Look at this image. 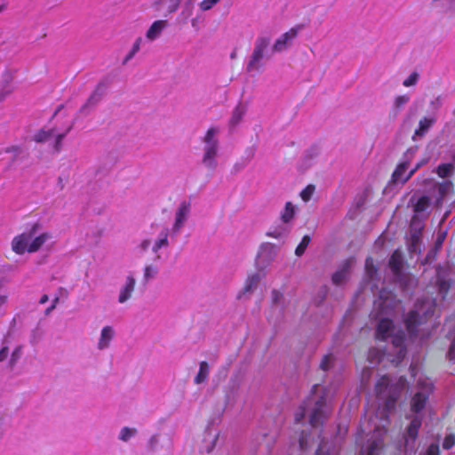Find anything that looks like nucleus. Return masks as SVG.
Listing matches in <instances>:
<instances>
[{
	"instance_id": "24",
	"label": "nucleus",
	"mask_w": 455,
	"mask_h": 455,
	"mask_svg": "<svg viewBox=\"0 0 455 455\" xmlns=\"http://www.w3.org/2000/svg\"><path fill=\"white\" fill-rule=\"evenodd\" d=\"M436 116L432 115L431 116H425L419 120V127L415 131L412 139L417 140L418 139L423 137L428 130L432 127V125L435 123Z\"/></svg>"
},
{
	"instance_id": "18",
	"label": "nucleus",
	"mask_w": 455,
	"mask_h": 455,
	"mask_svg": "<svg viewBox=\"0 0 455 455\" xmlns=\"http://www.w3.org/2000/svg\"><path fill=\"white\" fill-rule=\"evenodd\" d=\"M116 337V330L111 325H105L101 328L96 343V348L99 351H105L111 346Z\"/></svg>"
},
{
	"instance_id": "35",
	"label": "nucleus",
	"mask_w": 455,
	"mask_h": 455,
	"mask_svg": "<svg viewBox=\"0 0 455 455\" xmlns=\"http://www.w3.org/2000/svg\"><path fill=\"white\" fill-rule=\"evenodd\" d=\"M315 191V187L312 184H309L300 192L299 196H300L301 199L305 203H307L312 198V196L314 195Z\"/></svg>"
},
{
	"instance_id": "47",
	"label": "nucleus",
	"mask_w": 455,
	"mask_h": 455,
	"mask_svg": "<svg viewBox=\"0 0 455 455\" xmlns=\"http://www.w3.org/2000/svg\"><path fill=\"white\" fill-rule=\"evenodd\" d=\"M451 347H450V349L448 352V356L451 360H454L455 359V331L451 333Z\"/></svg>"
},
{
	"instance_id": "13",
	"label": "nucleus",
	"mask_w": 455,
	"mask_h": 455,
	"mask_svg": "<svg viewBox=\"0 0 455 455\" xmlns=\"http://www.w3.org/2000/svg\"><path fill=\"white\" fill-rule=\"evenodd\" d=\"M34 239V231L33 227L24 231L22 234L16 235L12 241V251L20 255L24 254L25 252L34 253L30 247L33 244Z\"/></svg>"
},
{
	"instance_id": "55",
	"label": "nucleus",
	"mask_w": 455,
	"mask_h": 455,
	"mask_svg": "<svg viewBox=\"0 0 455 455\" xmlns=\"http://www.w3.org/2000/svg\"><path fill=\"white\" fill-rule=\"evenodd\" d=\"M61 114H62V111L60 109H59L58 111H56L55 115H54V120L55 122L57 123L59 121V119L60 118L61 116Z\"/></svg>"
},
{
	"instance_id": "22",
	"label": "nucleus",
	"mask_w": 455,
	"mask_h": 455,
	"mask_svg": "<svg viewBox=\"0 0 455 455\" xmlns=\"http://www.w3.org/2000/svg\"><path fill=\"white\" fill-rule=\"evenodd\" d=\"M168 22L164 20H155L146 32L145 38L148 42H154L158 39L164 29L167 28Z\"/></svg>"
},
{
	"instance_id": "57",
	"label": "nucleus",
	"mask_w": 455,
	"mask_h": 455,
	"mask_svg": "<svg viewBox=\"0 0 455 455\" xmlns=\"http://www.w3.org/2000/svg\"><path fill=\"white\" fill-rule=\"evenodd\" d=\"M19 151V148L18 147H12V148H8L6 149V152H18Z\"/></svg>"
},
{
	"instance_id": "39",
	"label": "nucleus",
	"mask_w": 455,
	"mask_h": 455,
	"mask_svg": "<svg viewBox=\"0 0 455 455\" xmlns=\"http://www.w3.org/2000/svg\"><path fill=\"white\" fill-rule=\"evenodd\" d=\"M443 99L441 96H437L435 99L431 100L429 102V109L433 113V115L437 112L441 107L443 106Z\"/></svg>"
},
{
	"instance_id": "30",
	"label": "nucleus",
	"mask_w": 455,
	"mask_h": 455,
	"mask_svg": "<svg viewBox=\"0 0 455 455\" xmlns=\"http://www.w3.org/2000/svg\"><path fill=\"white\" fill-rule=\"evenodd\" d=\"M138 435V429L135 427H124L118 433V440L124 443H128Z\"/></svg>"
},
{
	"instance_id": "40",
	"label": "nucleus",
	"mask_w": 455,
	"mask_h": 455,
	"mask_svg": "<svg viewBox=\"0 0 455 455\" xmlns=\"http://www.w3.org/2000/svg\"><path fill=\"white\" fill-rule=\"evenodd\" d=\"M220 0H203L199 3V8L203 12L212 10Z\"/></svg>"
},
{
	"instance_id": "33",
	"label": "nucleus",
	"mask_w": 455,
	"mask_h": 455,
	"mask_svg": "<svg viewBox=\"0 0 455 455\" xmlns=\"http://www.w3.org/2000/svg\"><path fill=\"white\" fill-rule=\"evenodd\" d=\"M386 355L381 350L378 348H371L368 354V361L371 364L379 363L381 359Z\"/></svg>"
},
{
	"instance_id": "17",
	"label": "nucleus",
	"mask_w": 455,
	"mask_h": 455,
	"mask_svg": "<svg viewBox=\"0 0 455 455\" xmlns=\"http://www.w3.org/2000/svg\"><path fill=\"white\" fill-rule=\"evenodd\" d=\"M355 260L354 258L346 259L339 267V269L332 275V282L336 285H341L345 283L349 276L353 267L355 266Z\"/></svg>"
},
{
	"instance_id": "56",
	"label": "nucleus",
	"mask_w": 455,
	"mask_h": 455,
	"mask_svg": "<svg viewBox=\"0 0 455 455\" xmlns=\"http://www.w3.org/2000/svg\"><path fill=\"white\" fill-rule=\"evenodd\" d=\"M59 301V298H55L54 300H53V304L52 306L47 309V313H49L50 311H52L53 308H55L57 303Z\"/></svg>"
},
{
	"instance_id": "54",
	"label": "nucleus",
	"mask_w": 455,
	"mask_h": 455,
	"mask_svg": "<svg viewBox=\"0 0 455 455\" xmlns=\"http://www.w3.org/2000/svg\"><path fill=\"white\" fill-rule=\"evenodd\" d=\"M448 289V285L445 282H441L439 285V290L441 292L446 291Z\"/></svg>"
},
{
	"instance_id": "14",
	"label": "nucleus",
	"mask_w": 455,
	"mask_h": 455,
	"mask_svg": "<svg viewBox=\"0 0 455 455\" xmlns=\"http://www.w3.org/2000/svg\"><path fill=\"white\" fill-rule=\"evenodd\" d=\"M268 44L269 40L266 37H261L257 40L251 59L250 60L247 66L248 71L251 72L257 70L260 67L261 60L264 58L265 51L267 50Z\"/></svg>"
},
{
	"instance_id": "2",
	"label": "nucleus",
	"mask_w": 455,
	"mask_h": 455,
	"mask_svg": "<svg viewBox=\"0 0 455 455\" xmlns=\"http://www.w3.org/2000/svg\"><path fill=\"white\" fill-rule=\"evenodd\" d=\"M400 301L394 294L383 288L379 291L378 299L374 301L371 318L376 322V337L385 340L391 339L395 355H388L389 360L395 364L399 363L406 355L405 333L403 331H395L392 318L400 311Z\"/></svg>"
},
{
	"instance_id": "25",
	"label": "nucleus",
	"mask_w": 455,
	"mask_h": 455,
	"mask_svg": "<svg viewBox=\"0 0 455 455\" xmlns=\"http://www.w3.org/2000/svg\"><path fill=\"white\" fill-rule=\"evenodd\" d=\"M291 232V227L287 224L282 222L279 225L271 227L269 230L267 232V235L268 237L275 238V239H283L287 237L289 233Z\"/></svg>"
},
{
	"instance_id": "45",
	"label": "nucleus",
	"mask_w": 455,
	"mask_h": 455,
	"mask_svg": "<svg viewBox=\"0 0 455 455\" xmlns=\"http://www.w3.org/2000/svg\"><path fill=\"white\" fill-rule=\"evenodd\" d=\"M332 361H333L332 355H325L323 358L322 362H321V368H322V370L327 371L331 367V364L332 363Z\"/></svg>"
},
{
	"instance_id": "11",
	"label": "nucleus",
	"mask_w": 455,
	"mask_h": 455,
	"mask_svg": "<svg viewBox=\"0 0 455 455\" xmlns=\"http://www.w3.org/2000/svg\"><path fill=\"white\" fill-rule=\"evenodd\" d=\"M403 258L400 251H395L389 260V268L393 275V280L398 283L403 288H408L413 282L412 278L403 273Z\"/></svg>"
},
{
	"instance_id": "44",
	"label": "nucleus",
	"mask_w": 455,
	"mask_h": 455,
	"mask_svg": "<svg viewBox=\"0 0 455 455\" xmlns=\"http://www.w3.org/2000/svg\"><path fill=\"white\" fill-rule=\"evenodd\" d=\"M9 337L5 339L3 347L0 349V362L6 359L9 354Z\"/></svg>"
},
{
	"instance_id": "28",
	"label": "nucleus",
	"mask_w": 455,
	"mask_h": 455,
	"mask_svg": "<svg viewBox=\"0 0 455 455\" xmlns=\"http://www.w3.org/2000/svg\"><path fill=\"white\" fill-rule=\"evenodd\" d=\"M296 211L297 207L291 202H287L285 204L283 210L281 212L280 217L282 222L290 226V223L291 222L296 214Z\"/></svg>"
},
{
	"instance_id": "41",
	"label": "nucleus",
	"mask_w": 455,
	"mask_h": 455,
	"mask_svg": "<svg viewBox=\"0 0 455 455\" xmlns=\"http://www.w3.org/2000/svg\"><path fill=\"white\" fill-rule=\"evenodd\" d=\"M419 79V75L417 72L411 73L406 79L403 80V84L405 87L415 85Z\"/></svg>"
},
{
	"instance_id": "31",
	"label": "nucleus",
	"mask_w": 455,
	"mask_h": 455,
	"mask_svg": "<svg viewBox=\"0 0 455 455\" xmlns=\"http://www.w3.org/2000/svg\"><path fill=\"white\" fill-rule=\"evenodd\" d=\"M246 109L243 105H238L233 111L232 116L230 118V125L232 127L236 126L243 120L245 115Z\"/></svg>"
},
{
	"instance_id": "29",
	"label": "nucleus",
	"mask_w": 455,
	"mask_h": 455,
	"mask_svg": "<svg viewBox=\"0 0 455 455\" xmlns=\"http://www.w3.org/2000/svg\"><path fill=\"white\" fill-rule=\"evenodd\" d=\"M146 41H147L146 38H143L141 36L137 37L136 40L134 41L130 52L125 56L123 63L124 64L128 63L141 50V48L145 44Z\"/></svg>"
},
{
	"instance_id": "20",
	"label": "nucleus",
	"mask_w": 455,
	"mask_h": 455,
	"mask_svg": "<svg viewBox=\"0 0 455 455\" xmlns=\"http://www.w3.org/2000/svg\"><path fill=\"white\" fill-rule=\"evenodd\" d=\"M276 255V247L271 243H264L260 245L258 252V264L261 262L264 264L270 263Z\"/></svg>"
},
{
	"instance_id": "4",
	"label": "nucleus",
	"mask_w": 455,
	"mask_h": 455,
	"mask_svg": "<svg viewBox=\"0 0 455 455\" xmlns=\"http://www.w3.org/2000/svg\"><path fill=\"white\" fill-rule=\"evenodd\" d=\"M332 398L333 394L330 389L315 385L310 395L295 414L296 424H299L307 414L312 427L322 426L331 412Z\"/></svg>"
},
{
	"instance_id": "61",
	"label": "nucleus",
	"mask_w": 455,
	"mask_h": 455,
	"mask_svg": "<svg viewBox=\"0 0 455 455\" xmlns=\"http://www.w3.org/2000/svg\"><path fill=\"white\" fill-rule=\"evenodd\" d=\"M347 432V429L344 428V434H342V435H344Z\"/></svg>"
},
{
	"instance_id": "34",
	"label": "nucleus",
	"mask_w": 455,
	"mask_h": 455,
	"mask_svg": "<svg viewBox=\"0 0 455 455\" xmlns=\"http://www.w3.org/2000/svg\"><path fill=\"white\" fill-rule=\"evenodd\" d=\"M411 98L409 95H399L394 100V108L395 110H400L404 108L405 105L408 104Z\"/></svg>"
},
{
	"instance_id": "6",
	"label": "nucleus",
	"mask_w": 455,
	"mask_h": 455,
	"mask_svg": "<svg viewBox=\"0 0 455 455\" xmlns=\"http://www.w3.org/2000/svg\"><path fill=\"white\" fill-rule=\"evenodd\" d=\"M426 186L430 191L429 196H422L418 198L414 196L411 199L415 212V215L411 219V229L419 231L422 228L420 217L424 215L425 212L432 204L436 205L441 204L445 196L452 190L453 187L452 182L450 180L437 182L432 179L426 180Z\"/></svg>"
},
{
	"instance_id": "16",
	"label": "nucleus",
	"mask_w": 455,
	"mask_h": 455,
	"mask_svg": "<svg viewBox=\"0 0 455 455\" xmlns=\"http://www.w3.org/2000/svg\"><path fill=\"white\" fill-rule=\"evenodd\" d=\"M34 239L33 244L30 249L32 251H38L44 246H50L54 244V236L51 232H40L39 226L35 224L33 226Z\"/></svg>"
},
{
	"instance_id": "10",
	"label": "nucleus",
	"mask_w": 455,
	"mask_h": 455,
	"mask_svg": "<svg viewBox=\"0 0 455 455\" xmlns=\"http://www.w3.org/2000/svg\"><path fill=\"white\" fill-rule=\"evenodd\" d=\"M415 153V148H410L406 151L402 162L397 165L396 169L393 172L392 181L394 183L404 184L423 164H426V161H421L420 163H418L414 168L409 171L411 162L413 159Z\"/></svg>"
},
{
	"instance_id": "23",
	"label": "nucleus",
	"mask_w": 455,
	"mask_h": 455,
	"mask_svg": "<svg viewBox=\"0 0 455 455\" xmlns=\"http://www.w3.org/2000/svg\"><path fill=\"white\" fill-rule=\"evenodd\" d=\"M261 277L259 273H253L248 275L244 287L238 294V299L247 298L257 287Z\"/></svg>"
},
{
	"instance_id": "48",
	"label": "nucleus",
	"mask_w": 455,
	"mask_h": 455,
	"mask_svg": "<svg viewBox=\"0 0 455 455\" xmlns=\"http://www.w3.org/2000/svg\"><path fill=\"white\" fill-rule=\"evenodd\" d=\"M299 445L302 451L307 450L308 446L307 435L303 431L299 435Z\"/></svg>"
},
{
	"instance_id": "26",
	"label": "nucleus",
	"mask_w": 455,
	"mask_h": 455,
	"mask_svg": "<svg viewBox=\"0 0 455 455\" xmlns=\"http://www.w3.org/2000/svg\"><path fill=\"white\" fill-rule=\"evenodd\" d=\"M365 275L368 279L369 284H371V291L375 292V290L378 289V285L375 283V281L378 277L377 269L373 266V261L371 258H368L365 262Z\"/></svg>"
},
{
	"instance_id": "32",
	"label": "nucleus",
	"mask_w": 455,
	"mask_h": 455,
	"mask_svg": "<svg viewBox=\"0 0 455 455\" xmlns=\"http://www.w3.org/2000/svg\"><path fill=\"white\" fill-rule=\"evenodd\" d=\"M209 373L210 369L208 363L206 362H202L199 366V371L195 378V382L196 384L204 382L207 379Z\"/></svg>"
},
{
	"instance_id": "50",
	"label": "nucleus",
	"mask_w": 455,
	"mask_h": 455,
	"mask_svg": "<svg viewBox=\"0 0 455 455\" xmlns=\"http://www.w3.org/2000/svg\"><path fill=\"white\" fill-rule=\"evenodd\" d=\"M100 91H101V86H99L96 89V91L94 92V93L89 99L88 104H94L99 100V99L100 98V95H101V92H100Z\"/></svg>"
},
{
	"instance_id": "12",
	"label": "nucleus",
	"mask_w": 455,
	"mask_h": 455,
	"mask_svg": "<svg viewBox=\"0 0 455 455\" xmlns=\"http://www.w3.org/2000/svg\"><path fill=\"white\" fill-rule=\"evenodd\" d=\"M190 215L191 204L188 201H182L174 211L172 228L171 230L167 228L169 234L172 232L173 235H179L187 224Z\"/></svg>"
},
{
	"instance_id": "36",
	"label": "nucleus",
	"mask_w": 455,
	"mask_h": 455,
	"mask_svg": "<svg viewBox=\"0 0 455 455\" xmlns=\"http://www.w3.org/2000/svg\"><path fill=\"white\" fill-rule=\"evenodd\" d=\"M23 354V346L18 345L12 351L10 358V366L12 367L20 360Z\"/></svg>"
},
{
	"instance_id": "51",
	"label": "nucleus",
	"mask_w": 455,
	"mask_h": 455,
	"mask_svg": "<svg viewBox=\"0 0 455 455\" xmlns=\"http://www.w3.org/2000/svg\"><path fill=\"white\" fill-rule=\"evenodd\" d=\"M207 435L212 442L211 445L206 448V451L208 452H210L214 447V443L217 440V435H216V434H211V433H208Z\"/></svg>"
},
{
	"instance_id": "38",
	"label": "nucleus",
	"mask_w": 455,
	"mask_h": 455,
	"mask_svg": "<svg viewBox=\"0 0 455 455\" xmlns=\"http://www.w3.org/2000/svg\"><path fill=\"white\" fill-rule=\"evenodd\" d=\"M336 454V449L335 447H332L330 449L327 447V443L323 440L321 441L320 446L316 451V455H335Z\"/></svg>"
},
{
	"instance_id": "37",
	"label": "nucleus",
	"mask_w": 455,
	"mask_h": 455,
	"mask_svg": "<svg viewBox=\"0 0 455 455\" xmlns=\"http://www.w3.org/2000/svg\"><path fill=\"white\" fill-rule=\"evenodd\" d=\"M310 236L309 235H305L301 242L299 243V244L297 246L296 250H295V254L298 256V257H300L306 251L307 247L308 246L309 243H310Z\"/></svg>"
},
{
	"instance_id": "5",
	"label": "nucleus",
	"mask_w": 455,
	"mask_h": 455,
	"mask_svg": "<svg viewBox=\"0 0 455 455\" xmlns=\"http://www.w3.org/2000/svg\"><path fill=\"white\" fill-rule=\"evenodd\" d=\"M170 245L169 230L167 228H163L154 240L150 237H144L134 247V252L139 256L144 255L149 248L154 255L153 261L146 264L143 268V282L145 283L157 277L161 263L168 257Z\"/></svg>"
},
{
	"instance_id": "53",
	"label": "nucleus",
	"mask_w": 455,
	"mask_h": 455,
	"mask_svg": "<svg viewBox=\"0 0 455 455\" xmlns=\"http://www.w3.org/2000/svg\"><path fill=\"white\" fill-rule=\"evenodd\" d=\"M283 298V294L278 291H272V299L275 304H277L281 301Z\"/></svg>"
},
{
	"instance_id": "52",
	"label": "nucleus",
	"mask_w": 455,
	"mask_h": 455,
	"mask_svg": "<svg viewBox=\"0 0 455 455\" xmlns=\"http://www.w3.org/2000/svg\"><path fill=\"white\" fill-rule=\"evenodd\" d=\"M158 435H155L151 436L148 442V447L153 450L158 443Z\"/></svg>"
},
{
	"instance_id": "58",
	"label": "nucleus",
	"mask_w": 455,
	"mask_h": 455,
	"mask_svg": "<svg viewBox=\"0 0 455 455\" xmlns=\"http://www.w3.org/2000/svg\"><path fill=\"white\" fill-rule=\"evenodd\" d=\"M48 301V296L47 295H44L41 299H40V303L41 304H44Z\"/></svg>"
},
{
	"instance_id": "46",
	"label": "nucleus",
	"mask_w": 455,
	"mask_h": 455,
	"mask_svg": "<svg viewBox=\"0 0 455 455\" xmlns=\"http://www.w3.org/2000/svg\"><path fill=\"white\" fill-rule=\"evenodd\" d=\"M455 444V436L453 435H449L444 438L443 443V447L446 450L451 449Z\"/></svg>"
},
{
	"instance_id": "42",
	"label": "nucleus",
	"mask_w": 455,
	"mask_h": 455,
	"mask_svg": "<svg viewBox=\"0 0 455 455\" xmlns=\"http://www.w3.org/2000/svg\"><path fill=\"white\" fill-rule=\"evenodd\" d=\"M7 417L8 414L6 408L4 405L0 404V431L4 429L6 424Z\"/></svg>"
},
{
	"instance_id": "8",
	"label": "nucleus",
	"mask_w": 455,
	"mask_h": 455,
	"mask_svg": "<svg viewBox=\"0 0 455 455\" xmlns=\"http://www.w3.org/2000/svg\"><path fill=\"white\" fill-rule=\"evenodd\" d=\"M435 302L432 299H426L419 302L415 309L411 311L405 318V327L407 333L411 339H416L418 334L417 327L423 320L434 315Z\"/></svg>"
},
{
	"instance_id": "27",
	"label": "nucleus",
	"mask_w": 455,
	"mask_h": 455,
	"mask_svg": "<svg viewBox=\"0 0 455 455\" xmlns=\"http://www.w3.org/2000/svg\"><path fill=\"white\" fill-rule=\"evenodd\" d=\"M452 152V162L440 164L436 169V173L440 178L451 177L455 170V148L451 150Z\"/></svg>"
},
{
	"instance_id": "21",
	"label": "nucleus",
	"mask_w": 455,
	"mask_h": 455,
	"mask_svg": "<svg viewBox=\"0 0 455 455\" xmlns=\"http://www.w3.org/2000/svg\"><path fill=\"white\" fill-rule=\"evenodd\" d=\"M136 280L133 275H129L125 278L124 285L121 287L118 294V302L120 304L125 303L129 300L134 291Z\"/></svg>"
},
{
	"instance_id": "59",
	"label": "nucleus",
	"mask_w": 455,
	"mask_h": 455,
	"mask_svg": "<svg viewBox=\"0 0 455 455\" xmlns=\"http://www.w3.org/2000/svg\"><path fill=\"white\" fill-rule=\"evenodd\" d=\"M339 438H343V435L341 436V427H339V436H336V439H339Z\"/></svg>"
},
{
	"instance_id": "60",
	"label": "nucleus",
	"mask_w": 455,
	"mask_h": 455,
	"mask_svg": "<svg viewBox=\"0 0 455 455\" xmlns=\"http://www.w3.org/2000/svg\"><path fill=\"white\" fill-rule=\"evenodd\" d=\"M4 9H5V5L4 4L0 5V12H3Z\"/></svg>"
},
{
	"instance_id": "3",
	"label": "nucleus",
	"mask_w": 455,
	"mask_h": 455,
	"mask_svg": "<svg viewBox=\"0 0 455 455\" xmlns=\"http://www.w3.org/2000/svg\"><path fill=\"white\" fill-rule=\"evenodd\" d=\"M411 373L416 378V391L411 395L410 401V411L406 415L410 425L404 435V451L405 452L413 451L415 449V441L418 436L419 429L427 414L433 413V408L430 404V395L434 392V384L430 379L418 372L415 365H411Z\"/></svg>"
},
{
	"instance_id": "15",
	"label": "nucleus",
	"mask_w": 455,
	"mask_h": 455,
	"mask_svg": "<svg viewBox=\"0 0 455 455\" xmlns=\"http://www.w3.org/2000/svg\"><path fill=\"white\" fill-rule=\"evenodd\" d=\"M303 28L302 25H296L290 30L283 34L278 37L273 45V51L275 52H281L291 46L293 40L297 37L298 34Z\"/></svg>"
},
{
	"instance_id": "7",
	"label": "nucleus",
	"mask_w": 455,
	"mask_h": 455,
	"mask_svg": "<svg viewBox=\"0 0 455 455\" xmlns=\"http://www.w3.org/2000/svg\"><path fill=\"white\" fill-rule=\"evenodd\" d=\"M220 130L219 127L212 126L208 129L203 138V156L202 164L209 171L214 172L219 166L220 160V142L219 135Z\"/></svg>"
},
{
	"instance_id": "9",
	"label": "nucleus",
	"mask_w": 455,
	"mask_h": 455,
	"mask_svg": "<svg viewBox=\"0 0 455 455\" xmlns=\"http://www.w3.org/2000/svg\"><path fill=\"white\" fill-rule=\"evenodd\" d=\"M73 127V119L68 117L60 125L54 127H44L33 136V140L38 143L52 141L53 148L59 151L61 148V141Z\"/></svg>"
},
{
	"instance_id": "49",
	"label": "nucleus",
	"mask_w": 455,
	"mask_h": 455,
	"mask_svg": "<svg viewBox=\"0 0 455 455\" xmlns=\"http://www.w3.org/2000/svg\"><path fill=\"white\" fill-rule=\"evenodd\" d=\"M371 376V369L369 367H366L363 369L362 372V383L363 385H366Z\"/></svg>"
},
{
	"instance_id": "19",
	"label": "nucleus",
	"mask_w": 455,
	"mask_h": 455,
	"mask_svg": "<svg viewBox=\"0 0 455 455\" xmlns=\"http://www.w3.org/2000/svg\"><path fill=\"white\" fill-rule=\"evenodd\" d=\"M181 2L182 0H153L151 5L156 12L171 14L179 9Z\"/></svg>"
},
{
	"instance_id": "43",
	"label": "nucleus",
	"mask_w": 455,
	"mask_h": 455,
	"mask_svg": "<svg viewBox=\"0 0 455 455\" xmlns=\"http://www.w3.org/2000/svg\"><path fill=\"white\" fill-rule=\"evenodd\" d=\"M419 455H439V445L433 443L426 451H421Z\"/></svg>"
},
{
	"instance_id": "1",
	"label": "nucleus",
	"mask_w": 455,
	"mask_h": 455,
	"mask_svg": "<svg viewBox=\"0 0 455 455\" xmlns=\"http://www.w3.org/2000/svg\"><path fill=\"white\" fill-rule=\"evenodd\" d=\"M406 387L407 380L403 376L383 375L379 379L375 387L376 404L366 409L355 437L360 455L381 454L388 417Z\"/></svg>"
}]
</instances>
